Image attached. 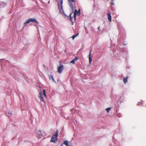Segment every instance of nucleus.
<instances>
[{
  "mask_svg": "<svg viewBox=\"0 0 146 146\" xmlns=\"http://www.w3.org/2000/svg\"><path fill=\"white\" fill-rule=\"evenodd\" d=\"M80 15V9H79L78 11H77V10L76 9L74 13V18L75 19V20H76V16L77 15L78 16H79Z\"/></svg>",
  "mask_w": 146,
  "mask_h": 146,
  "instance_id": "nucleus-4",
  "label": "nucleus"
},
{
  "mask_svg": "<svg viewBox=\"0 0 146 146\" xmlns=\"http://www.w3.org/2000/svg\"><path fill=\"white\" fill-rule=\"evenodd\" d=\"M30 22V21L29 19L27 20L24 23V24L25 25V26L27 24H28Z\"/></svg>",
  "mask_w": 146,
  "mask_h": 146,
  "instance_id": "nucleus-14",
  "label": "nucleus"
},
{
  "mask_svg": "<svg viewBox=\"0 0 146 146\" xmlns=\"http://www.w3.org/2000/svg\"><path fill=\"white\" fill-rule=\"evenodd\" d=\"M43 93L42 92L40 93V96H39V97L40 98L42 101L44 102V100L43 96L46 98V91L45 90H43Z\"/></svg>",
  "mask_w": 146,
  "mask_h": 146,
  "instance_id": "nucleus-1",
  "label": "nucleus"
},
{
  "mask_svg": "<svg viewBox=\"0 0 146 146\" xmlns=\"http://www.w3.org/2000/svg\"><path fill=\"white\" fill-rule=\"evenodd\" d=\"M9 113V114L10 115H12V113L11 112H10Z\"/></svg>",
  "mask_w": 146,
  "mask_h": 146,
  "instance_id": "nucleus-21",
  "label": "nucleus"
},
{
  "mask_svg": "<svg viewBox=\"0 0 146 146\" xmlns=\"http://www.w3.org/2000/svg\"><path fill=\"white\" fill-rule=\"evenodd\" d=\"M72 14V13H71L69 15V20H70V21L71 22H72V18L71 17V15Z\"/></svg>",
  "mask_w": 146,
  "mask_h": 146,
  "instance_id": "nucleus-13",
  "label": "nucleus"
},
{
  "mask_svg": "<svg viewBox=\"0 0 146 146\" xmlns=\"http://www.w3.org/2000/svg\"><path fill=\"white\" fill-rule=\"evenodd\" d=\"M107 15L108 19L109 20V21L110 22H111V19L110 13H107Z\"/></svg>",
  "mask_w": 146,
  "mask_h": 146,
  "instance_id": "nucleus-6",
  "label": "nucleus"
},
{
  "mask_svg": "<svg viewBox=\"0 0 146 146\" xmlns=\"http://www.w3.org/2000/svg\"><path fill=\"white\" fill-rule=\"evenodd\" d=\"M63 143L66 146H69L68 144V142L67 141H64L63 142Z\"/></svg>",
  "mask_w": 146,
  "mask_h": 146,
  "instance_id": "nucleus-11",
  "label": "nucleus"
},
{
  "mask_svg": "<svg viewBox=\"0 0 146 146\" xmlns=\"http://www.w3.org/2000/svg\"><path fill=\"white\" fill-rule=\"evenodd\" d=\"M69 5L70 7L72 9V10H73V4L71 2H70Z\"/></svg>",
  "mask_w": 146,
  "mask_h": 146,
  "instance_id": "nucleus-12",
  "label": "nucleus"
},
{
  "mask_svg": "<svg viewBox=\"0 0 146 146\" xmlns=\"http://www.w3.org/2000/svg\"><path fill=\"white\" fill-rule=\"evenodd\" d=\"M69 2L72 1L73 2L75 3L76 2V0H68Z\"/></svg>",
  "mask_w": 146,
  "mask_h": 146,
  "instance_id": "nucleus-18",
  "label": "nucleus"
},
{
  "mask_svg": "<svg viewBox=\"0 0 146 146\" xmlns=\"http://www.w3.org/2000/svg\"><path fill=\"white\" fill-rule=\"evenodd\" d=\"M78 35V34H77L75 35H74L72 37V38L73 39H74Z\"/></svg>",
  "mask_w": 146,
  "mask_h": 146,
  "instance_id": "nucleus-15",
  "label": "nucleus"
},
{
  "mask_svg": "<svg viewBox=\"0 0 146 146\" xmlns=\"http://www.w3.org/2000/svg\"><path fill=\"white\" fill-rule=\"evenodd\" d=\"M58 131H57L56 132V133L53 135L51 137L50 141V142L55 143L57 141V137L58 136Z\"/></svg>",
  "mask_w": 146,
  "mask_h": 146,
  "instance_id": "nucleus-2",
  "label": "nucleus"
},
{
  "mask_svg": "<svg viewBox=\"0 0 146 146\" xmlns=\"http://www.w3.org/2000/svg\"><path fill=\"white\" fill-rule=\"evenodd\" d=\"M89 63H90L92 61V58L91 57V51H90V53L89 55Z\"/></svg>",
  "mask_w": 146,
  "mask_h": 146,
  "instance_id": "nucleus-8",
  "label": "nucleus"
},
{
  "mask_svg": "<svg viewBox=\"0 0 146 146\" xmlns=\"http://www.w3.org/2000/svg\"><path fill=\"white\" fill-rule=\"evenodd\" d=\"M37 136L38 138H41L42 137V135L41 131L40 129L37 130L36 132Z\"/></svg>",
  "mask_w": 146,
  "mask_h": 146,
  "instance_id": "nucleus-3",
  "label": "nucleus"
},
{
  "mask_svg": "<svg viewBox=\"0 0 146 146\" xmlns=\"http://www.w3.org/2000/svg\"><path fill=\"white\" fill-rule=\"evenodd\" d=\"M98 30L100 31H101V29L100 28V27H99L98 28Z\"/></svg>",
  "mask_w": 146,
  "mask_h": 146,
  "instance_id": "nucleus-20",
  "label": "nucleus"
},
{
  "mask_svg": "<svg viewBox=\"0 0 146 146\" xmlns=\"http://www.w3.org/2000/svg\"><path fill=\"white\" fill-rule=\"evenodd\" d=\"M127 78L128 77L127 76L125 78L123 79V81L125 84L126 82H127Z\"/></svg>",
  "mask_w": 146,
  "mask_h": 146,
  "instance_id": "nucleus-10",
  "label": "nucleus"
},
{
  "mask_svg": "<svg viewBox=\"0 0 146 146\" xmlns=\"http://www.w3.org/2000/svg\"><path fill=\"white\" fill-rule=\"evenodd\" d=\"M144 102H142L141 103V104H144Z\"/></svg>",
  "mask_w": 146,
  "mask_h": 146,
  "instance_id": "nucleus-22",
  "label": "nucleus"
},
{
  "mask_svg": "<svg viewBox=\"0 0 146 146\" xmlns=\"http://www.w3.org/2000/svg\"><path fill=\"white\" fill-rule=\"evenodd\" d=\"M48 3H50V1H49L48 2Z\"/></svg>",
  "mask_w": 146,
  "mask_h": 146,
  "instance_id": "nucleus-24",
  "label": "nucleus"
},
{
  "mask_svg": "<svg viewBox=\"0 0 146 146\" xmlns=\"http://www.w3.org/2000/svg\"><path fill=\"white\" fill-rule=\"evenodd\" d=\"M32 123L33 124V122H32Z\"/></svg>",
  "mask_w": 146,
  "mask_h": 146,
  "instance_id": "nucleus-25",
  "label": "nucleus"
},
{
  "mask_svg": "<svg viewBox=\"0 0 146 146\" xmlns=\"http://www.w3.org/2000/svg\"><path fill=\"white\" fill-rule=\"evenodd\" d=\"M50 78H51L52 79V80L54 81V82H55L54 81V78L53 76H51L50 77Z\"/></svg>",
  "mask_w": 146,
  "mask_h": 146,
  "instance_id": "nucleus-17",
  "label": "nucleus"
},
{
  "mask_svg": "<svg viewBox=\"0 0 146 146\" xmlns=\"http://www.w3.org/2000/svg\"><path fill=\"white\" fill-rule=\"evenodd\" d=\"M30 22H35L37 23H38V22L36 20L35 18H31L29 19Z\"/></svg>",
  "mask_w": 146,
  "mask_h": 146,
  "instance_id": "nucleus-7",
  "label": "nucleus"
},
{
  "mask_svg": "<svg viewBox=\"0 0 146 146\" xmlns=\"http://www.w3.org/2000/svg\"><path fill=\"white\" fill-rule=\"evenodd\" d=\"M111 4L112 5H113V4L114 5V4H113V3H112V2H111Z\"/></svg>",
  "mask_w": 146,
  "mask_h": 146,
  "instance_id": "nucleus-23",
  "label": "nucleus"
},
{
  "mask_svg": "<svg viewBox=\"0 0 146 146\" xmlns=\"http://www.w3.org/2000/svg\"><path fill=\"white\" fill-rule=\"evenodd\" d=\"M78 59V58L77 57H75L74 59L72 60L71 62H70L72 63H75V62L76 60Z\"/></svg>",
  "mask_w": 146,
  "mask_h": 146,
  "instance_id": "nucleus-9",
  "label": "nucleus"
},
{
  "mask_svg": "<svg viewBox=\"0 0 146 146\" xmlns=\"http://www.w3.org/2000/svg\"><path fill=\"white\" fill-rule=\"evenodd\" d=\"M64 69V66L61 64L60 66H58L57 68V72L59 74H60L62 72Z\"/></svg>",
  "mask_w": 146,
  "mask_h": 146,
  "instance_id": "nucleus-5",
  "label": "nucleus"
},
{
  "mask_svg": "<svg viewBox=\"0 0 146 146\" xmlns=\"http://www.w3.org/2000/svg\"><path fill=\"white\" fill-rule=\"evenodd\" d=\"M62 3H63V0H61V1H60V3L62 4V5H61V7H62Z\"/></svg>",
  "mask_w": 146,
  "mask_h": 146,
  "instance_id": "nucleus-19",
  "label": "nucleus"
},
{
  "mask_svg": "<svg viewBox=\"0 0 146 146\" xmlns=\"http://www.w3.org/2000/svg\"><path fill=\"white\" fill-rule=\"evenodd\" d=\"M110 109H111V108H107L106 109V110L107 111V112H108L110 110Z\"/></svg>",
  "mask_w": 146,
  "mask_h": 146,
  "instance_id": "nucleus-16",
  "label": "nucleus"
}]
</instances>
